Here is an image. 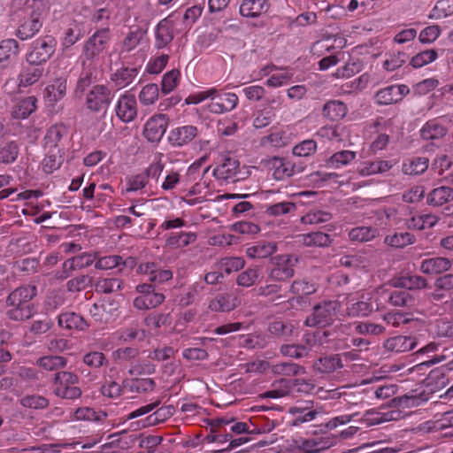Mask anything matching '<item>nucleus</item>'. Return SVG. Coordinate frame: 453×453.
<instances>
[{
  "label": "nucleus",
  "mask_w": 453,
  "mask_h": 453,
  "mask_svg": "<svg viewBox=\"0 0 453 453\" xmlns=\"http://www.w3.org/2000/svg\"><path fill=\"white\" fill-rule=\"evenodd\" d=\"M386 293L384 287H380L372 293L362 294L359 297H350L346 304V316L349 318H360L369 316L374 310L382 307V302L378 296Z\"/></svg>",
  "instance_id": "1"
},
{
  "label": "nucleus",
  "mask_w": 453,
  "mask_h": 453,
  "mask_svg": "<svg viewBox=\"0 0 453 453\" xmlns=\"http://www.w3.org/2000/svg\"><path fill=\"white\" fill-rule=\"evenodd\" d=\"M341 310V303L336 300L323 301L313 306L307 316L304 325L310 327H325L333 324Z\"/></svg>",
  "instance_id": "2"
},
{
  "label": "nucleus",
  "mask_w": 453,
  "mask_h": 453,
  "mask_svg": "<svg viewBox=\"0 0 453 453\" xmlns=\"http://www.w3.org/2000/svg\"><path fill=\"white\" fill-rule=\"evenodd\" d=\"M333 444L334 439L328 435L309 439L296 437L288 441V449L292 453H319Z\"/></svg>",
  "instance_id": "3"
},
{
  "label": "nucleus",
  "mask_w": 453,
  "mask_h": 453,
  "mask_svg": "<svg viewBox=\"0 0 453 453\" xmlns=\"http://www.w3.org/2000/svg\"><path fill=\"white\" fill-rule=\"evenodd\" d=\"M56 40L50 36H43L35 40L31 50L27 55V60L32 65H41L48 61L56 50Z\"/></svg>",
  "instance_id": "4"
},
{
  "label": "nucleus",
  "mask_w": 453,
  "mask_h": 453,
  "mask_svg": "<svg viewBox=\"0 0 453 453\" xmlns=\"http://www.w3.org/2000/svg\"><path fill=\"white\" fill-rule=\"evenodd\" d=\"M78 377L70 372H60L56 374L54 392L56 395L64 399H77L81 390L76 386Z\"/></svg>",
  "instance_id": "5"
},
{
  "label": "nucleus",
  "mask_w": 453,
  "mask_h": 453,
  "mask_svg": "<svg viewBox=\"0 0 453 453\" xmlns=\"http://www.w3.org/2000/svg\"><path fill=\"white\" fill-rule=\"evenodd\" d=\"M69 130L64 124H54L45 132L43 137V147L49 152L54 150L64 152L65 147L69 142Z\"/></svg>",
  "instance_id": "6"
},
{
  "label": "nucleus",
  "mask_w": 453,
  "mask_h": 453,
  "mask_svg": "<svg viewBox=\"0 0 453 453\" xmlns=\"http://www.w3.org/2000/svg\"><path fill=\"white\" fill-rule=\"evenodd\" d=\"M110 40L108 29H101L91 35L83 45L82 60L91 63L104 53Z\"/></svg>",
  "instance_id": "7"
},
{
  "label": "nucleus",
  "mask_w": 453,
  "mask_h": 453,
  "mask_svg": "<svg viewBox=\"0 0 453 453\" xmlns=\"http://www.w3.org/2000/svg\"><path fill=\"white\" fill-rule=\"evenodd\" d=\"M136 291L140 294L134 299V306L137 310H149L160 305L165 296L162 293L156 292L154 288L149 284H140L136 287Z\"/></svg>",
  "instance_id": "8"
},
{
  "label": "nucleus",
  "mask_w": 453,
  "mask_h": 453,
  "mask_svg": "<svg viewBox=\"0 0 453 453\" xmlns=\"http://www.w3.org/2000/svg\"><path fill=\"white\" fill-rule=\"evenodd\" d=\"M112 100L111 90L104 85L94 86L86 97L87 108L94 112H105Z\"/></svg>",
  "instance_id": "9"
},
{
  "label": "nucleus",
  "mask_w": 453,
  "mask_h": 453,
  "mask_svg": "<svg viewBox=\"0 0 453 453\" xmlns=\"http://www.w3.org/2000/svg\"><path fill=\"white\" fill-rule=\"evenodd\" d=\"M238 103L239 98L236 94L231 92L220 93L215 88L214 96H211L210 103L207 104V109L211 113L222 114L235 109Z\"/></svg>",
  "instance_id": "10"
},
{
  "label": "nucleus",
  "mask_w": 453,
  "mask_h": 453,
  "mask_svg": "<svg viewBox=\"0 0 453 453\" xmlns=\"http://www.w3.org/2000/svg\"><path fill=\"white\" fill-rule=\"evenodd\" d=\"M315 387L303 380H295L289 381L287 380H280L277 388L269 390L265 395L270 398H280L288 395L291 391L301 392L304 394L311 393Z\"/></svg>",
  "instance_id": "11"
},
{
  "label": "nucleus",
  "mask_w": 453,
  "mask_h": 453,
  "mask_svg": "<svg viewBox=\"0 0 453 453\" xmlns=\"http://www.w3.org/2000/svg\"><path fill=\"white\" fill-rule=\"evenodd\" d=\"M296 259L288 255L277 256L273 258V267L269 277L273 280H285L294 274V265Z\"/></svg>",
  "instance_id": "12"
},
{
  "label": "nucleus",
  "mask_w": 453,
  "mask_h": 453,
  "mask_svg": "<svg viewBox=\"0 0 453 453\" xmlns=\"http://www.w3.org/2000/svg\"><path fill=\"white\" fill-rule=\"evenodd\" d=\"M198 136V128L193 125H184L172 128L167 139L173 147L181 148L190 144Z\"/></svg>",
  "instance_id": "13"
},
{
  "label": "nucleus",
  "mask_w": 453,
  "mask_h": 453,
  "mask_svg": "<svg viewBox=\"0 0 453 453\" xmlns=\"http://www.w3.org/2000/svg\"><path fill=\"white\" fill-rule=\"evenodd\" d=\"M410 89L408 86L404 84L391 85L377 91L374 98L378 104L388 105L398 103L408 95Z\"/></svg>",
  "instance_id": "14"
},
{
  "label": "nucleus",
  "mask_w": 453,
  "mask_h": 453,
  "mask_svg": "<svg viewBox=\"0 0 453 453\" xmlns=\"http://www.w3.org/2000/svg\"><path fill=\"white\" fill-rule=\"evenodd\" d=\"M168 119L165 114L150 117L144 127V136L152 142H159L166 131Z\"/></svg>",
  "instance_id": "15"
},
{
  "label": "nucleus",
  "mask_w": 453,
  "mask_h": 453,
  "mask_svg": "<svg viewBox=\"0 0 453 453\" xmlns=\"http://www.w3.org/2000/svg\"><path fill=\"white\" fill-rule=\"evenodd\" d=\"M116 114L125 123L133 121L137 116L135 96L129 93L123 94L118 100Z\"/></svg>",
  "instance_id": "16"
},
{
  "label": "nucleus",
  "mask_w": 453,
  "mask_h": 453,
  "mask_svg": "<svg viewBox=\"0 0 453 453\" xmlns=\"http://www.w3.org/2000/svg\"><path fill=\"white\" fill-rule=\"evenodd\" d=\"M91 317L98 323L108 324L119 316L117 306L110 302L95 303L89 309Z\"/></svg>",
  "instance_id": "17"
},
{
  "label": "nucleus",
  "mask_w": 453,
  "mask_h": 453,
  "mask_svg": "<svg viewBox=\"0 0 453 453\" xmlns=\"http://www.w3.org/2000/svg\"><path fill=\"white\" fill-rule=\"evenodd\" d=\"M239 165L237 159L227 156L213 169V176L220 180L234 181L237 180Z\"/></svg>",
  "instance_id": "18"
},
{
  "label": "nucleus",
  "mask_w": 453,
  "mask_h": 453,
  "mask_svg": "<svg viewBox=\"0 0 453 453\" xmlns=\"http://www.w3.org/2000/svg\"><path fill=\"white\" fill-rule=\"evenodd\" d=\"M271 7L268 0H243L240 5V14L246 18H257L267 13Z\"/></svg>",
  "instance_id": "19"
},
{
  "label": "nucleus",
  "mask_w": 453,
  "mask_h": 453,
  "mask_svg": "<svg viewBox=\"0 0 453 453\" xmlns=\"http://www.w3.org/2000/svg\"><path fill=\"white\" fill-rule=\"evenodd\" d=\"M265 75H270L266 85L272 88H279L287 85L293 77V72L289 69H278L275 66H269L263 69Z\"/></svg>",
  "instance_id": "20"
},
{
  "label": "nucleus",
  "mask_w": 453,
  "mask_h": 453,
  "mask_svg": "<svg viewBox=\"0 0 453 453\" xmlns=\"http://www.w3.org/2000/svg\"><path fill=\"white\" fill-rule=\"evenodd\" d=\"M42 26V22L40 14L33 13L21 23L17 30L16 35L23 41L30 39L40 31Z\"/></svg>",
  "instance_id": "21"
},
{
  "label": "nucleus",
  "mask_w": 453,
  "mask_h": 453,
  "mask_svg": "<svg viewBox=\"0 0 453 453\" xmlns=\"http://www.w3.org/2000/svg\"><path fill=\"white\" fill-rule=\"evenodd\" d=\"M417 345V341L414 337L398 335L388 339L384 342V348L392 352L402 353L413 349Z\"/></svg>",
  "instance_id": "22"
},
{
  "label": "nucleus",
  "mask_w": 453,
  "mask_h": 453,
  "mask_svg": "<svg viewBox=\"0 0 453 453\" xmlns=\"http://www.w3.org/2000/svg\"><path fill=\"white\" fill-rule=\"evenodd\" d=\"M451 265L452 261L446 257L426 258L421 262L420 271L426 274H437L448 271Z\"/></svg>",
  "instance_id": "23"
},
{
  "label": "nucleus",
  "mask_w": 453,
  "mask_h": 453,
  "mask_svg": "<svg viewBox=\"0 0 453 453\" xmlns=\"http://www.w3.org/2000/svg\"><path fill=\"white\" fill-rule=\"evenodd\" d=\"M107 414L102 411H95L88 407L78 408L74 411H71L68 417L69 421H96L101 422L104 420Z\"/></svg>",
  "instance_id": "24"
},
{
  "label": "nucleus",
  "mask_w": 453,
  "mask_h": 453,
  "mask_svg": "<svg viewBox=\"0 0 453 453\" xmlns=\"http://www.w3.org/2000/svg\"><path fill=\"white\" fill-rule=\"evenodd\" d=\"M173 38V21L172 17L159 22L156 31L157 46L165 47Z\"/></svg>",
  "instance_id": "25"
},
{
  "label": "nucleus",
  "mask_w": 453,
  "mask_h": 453,
  "mask_svg": "<svg viewBox=\"0 0 453 453\" xmlns=\"http://www.w3.org/2000/svg\"><path fill=\"white\" fill-rule=\"evenodd\" d=\"M36 289L34 286H25L12 292L7 302L10 305H30L29 301L35 296Z\"/></svg>",
  "instance_id": "26"
},
{
  "label": "nucleus",
  "mask_w": 453,
  "mask_h": 453,
  "mask_svg": "<svg viewBox=\"0 0 453 453\" xmlns=\"http://www.w3.org/2000/svg\"><path fill=\"white\" fill-rule=\"evenodd\" d=\"M58 326L65 329L85 330L88 327L87 322L81 316L75 312L66 311L58 316Z\"/></svg>",
  "instance_id": "27"
},
{
  "label": "nucleus",
  "mask_w": 453,
  "mask_h": 453,
  "mask_svg": "<svg viewBox=\"0 0 453 453\" xmlns=\"http://www.w3.org/2000/svg\"><path fill=\"white\" fill-rule=\"evenodd\" d=\"M429 395L425 392L415 393L411 392L400 397L394 398L392 403L395 406L403 408H411L414 406H419L424 403L427 402Z\"/></svg>",
  "instance_id": "28"
},
{
  "label": "nucleus",
  "mask_w": 453,
  "mask_h": 453,
  "mask_svg": "<svg viewBox=\"0 0 453 453\" xmlns=\"http://www.w3.org/2000/svg\"><path fill=\"white\" fill-rule=\"evenodd\" d=\"M237 306V299L231 295H219L210 301L208 309L213 312H226Z\"/></svg>",
  "instance_id": "29"
},
{
  "label": "nucleus",
  "mask_w": 453,
  "mask_h": 453,
  "mask_svg": "<svg viewBox=\"0 0 453 453\" xmlns=\"http://www.w3.org/2000/svg\"><path fill=\"white\" fill-rule=\"evenodd\" d=\"M453 200V188L439 187L434 188L427 196V203L431 206H441Z\"/></svg>",
  "instance_id": "30"
},
{
  "label": "nucleus",
  "mask_w": 453,
  "mask_h": 453,
  "mask_svg": "<svg viewBox=\"0 0 453 453\" xmlns=\"http://www.w3.org/2000/svg\"><path fill=\"white\" fill-rule=\"evenodd\" d=\"M96 259V255L91 253H83L79 256L73 257L70 259H67L63 264L64 270L65 272L67 273L66 275H65V277H67L69 273H71L73 270L89 266L90 265L93 264V262Z\"/></svg>",
  "instance_id": "31"
},
{
  "label": "nucleus",
  "mask_w": 453,
  "mask_h": 453,
  "mask_svg": "<svg viewBox=\"0 0 453 453\" xmlns=\"http://www.w3.org/2000/svg\"><path fill=\"white\" fill-rule=\"evenodd\" d=\"M447 133L446 128L439 119L427 121L420 130L421 137L425 140H436L442 138Z\"/></svg>",
  "instance_id": "32"
},
{
  "label": "nucleus",
  "mask_w": 453,
  "mask_h": 453,
  "mask_svg": "<svg viewBox=\"0 0 453 453\" xmlns=\"http://www.w3.org/2000/svg\"><path fill=\"white\" fill-rule=\"evenodd\" d=\"M272 175L277 180H282L294 173L293 165L280 157H274L272 162Z\"/></svg>",
  "instance_id": "33"
},
{
  "label": "nucleus",
  "mask_w": 453,
  "mask_h": 453,
  "mask_svg": "<svg viewBox=\"0 0 453 453\" xmlns=\"http://www.w3.org/2000/svg\"><path fill=\"white\" fill-rule=\"evenodd\" d=\"M429 165V160L425 157H418L406 159L402 165V171L405 174L418 175L425 173Z\"/></svg>",
  "instance_id": "34"
},
{
  "label": "nucleus",
  "mask_w": 453,
  "mask_h": 453,
  "mask_svg": "<svg viewBox=\"0 0 453 453\" xmlns=\"http://www.w3.org/2000/svg\"><path fill=\"white\" fill-rule=\"evenodd\" d=\"M357 153L352 150H341L333 154L327 160L326 165L330 168L340 169L349 165L356 159Z\"/></svg>",
  "instance_id": "35"
},
{
  "label": "nucleus",
  "mask_w": 453,
  "mask_h": 453,
  "mask_svg": "<svg viewBox=\"0 0 453 453\" xmlns=\"http://www.w3.org/2000/svg\"><path fill=\"white\" fill-rule=\"evenodd\" d=\"M276 251V245L273 242H257L247 248L246 255L250 258H265Z\"/></svg>",
  "instance_id": "36"
},
{
  "label": "nucleus",
  "mask_w": 453,
  "mask_h": 453,
  "mask_svg": "<svg viewBox=\"0 0 453 453\" xmlns=\"http://www.w3.org/2000/svg\"><path fill=\"white\" fill-rule=\"evenodd\" d=\"M36 109V98L27 96L19 101L14 106L12 115L17 119H26Z\"/></svg>",
  "instance_id": "37"
},
{
  "label": "nucleus",
  "mask_w": 453,
  "mask_h": 453,
  "mask_svg": "<svg viewBox=\"0 0 453 453\" xmlns=\"http://www.w3.org/2000/svg\"><path fill=\"white\" fill-rule=\"evenodd\" d=\"M347 106L341 101L327 102L323 107V114L331 120H338L347 114Z\"/></svg>",
  "instance_id": "38"
},
{
  "label": "nucleus",
  "mask_w": 453,
  "mask_h": 453,
  "mask_svg": "<svg viewBox=\"0 0 453 453\" xmlns=\"http://www.w3.org/2000/svg\"><path fill=\"white\" fill-rule=\"evenodd\" d=\"M314 368L322 373H329L342 368L343 365L339 356L325 357L314 363Z\"/></svg>",
  "instance_id": "39"
},
{
  "label": "nucleus",
  "mask_w": 453,
  "mask_h": 453,
  "mask_svg": "<svg viewBox=\"0 0 453 453\" xmlns=\"http://www.w3.org/2000/svg\"><path fill=\"white\" fill-rule=\"evenodd\" d=\"M155 381L150 378L134 379L124 383V389L129 392L145 393L153 391Z\"/></svg>",
  "instance_id": "40"
},
{
  "label": "nucleus",
  "mask_w": 453,
  "mask_h": 453,
  "mask_svg": "<svg viewBox=\"0 0 453 453\" xmlns=\"http://www.w3.org/2000/svg\"><path fill=\"white\" fill-rule=\"evenodd\" d=\"M297 242L306 246H327L330 242V236L321 232H314L297 236Z\"/></svg>",
  "instance_id": "41"
},
{
  "label": "nucleus",
  "mask_w": 453,
  "mask_h": 453,
  "mask_svg": "<svg viewBox=\"0 0 453 453\" xmlns=\"http://www.w3.org/2000/svg\"><path fill=\"white\" fill-rule=\"evenodd\" d=\"M438 221V218L433 214L413 216L407 221V226L412 229L423 230L433 227Z\"/></svg>",
  "instance_id": "42"
},
{
  "label": "nucleus",
  "mask_w": 453,
  "mask_h": 453,
  "mask_svg": "<svg viewBox=\"0 0 453 453\" xmlns=\"http://www.w3.org/2000/svg\"><path fill=\"white\" fill-rule=\"evenodd\" d=\"M19 43L14 39L4 40L0 42V64L5 65L12 57L19 54Z\"/></svg>",
  "instance_id": "43"
},
{
  "label": "nucleus",
  "mask_w": 453,
  "mask_h": 453,
  "mask_svg": "<svg viewBox=\"0 0 453 453\" xmlns=\"http://www.w3.org/2000/svg\"><path fill=\"white\" fill-rule=\"evenodd\" d=\"M380 301L381 299H388L389 303L394 306H406L412 301L408 291L406 290H395L388 294L386 289V293L382 296H378Z\"/></svg>",
  "instance_id": "44"
},
{
  "label": "nucleus",
  "mask_w": 453,
  "mask_h": 453,
  "mask_svg": "<svg viewBox=\"0 0 453 453\" xmlns=\"http://www.w3.org/2000/svg\"><path fill=\"white\" fill-rule=\"evenodd\" d=\"M42 71L36 67H26L19 75V87L27 88L37 82L42 77Z\"/></svg>",
  "instance_id": "45"
},
{
  "label": "nucleus",
  "mask_w": 453,
  "mask_h": 453,
  "mask_svg": "<svg viewBox=\"0 0 453 453\" xmlns=\"http://www.w3.org/2000/svg\"><path fill=\"white\" fill-rule=\"evenodd\" d=\"M65 81L61 79L55 80L52 84L46 88V97L50 103H55L64 97L65 95Z\"/></svg>",
  "instance_id": "46"
},
{
  "label": "nucleus",
  "mask_w": 453,
  "mask_h": 453,
  "mask_svg": "<svg viewBox=\"0 0 453 453\" xmlns=\"http://www.w3.org/2000/svg\"><path fill=\"white\" fill-rule=\"evenodd\" d=\"M145 337V333L143 331H140L135 326H130L123 330H119L115 332L111 338L112 342H129L135 339L142 340Z\"/></svg>",
  "instance_id": "47"
},
{
  "label": "nucleus",
  "mask_w": 453,
  "mask_h": 453,
  "mask_svg": "<svg viewBox=\"0 0 453 453\" xmlns=\"http://www.w3.org/2000/svg\"><path fill=\"white\" fill-rule=\"evenodd\" d=\"M378 234L376 228L371 226H358L352 228L349 233L351 241L369 242Z\"/></svg>",
  "instance_id": "48"
},
{
  "label": "nucleus",
  "mask_w": 453,
  "mask_h": 453,
  "mask_svg": "<svg viewBox=\"0 0 453 453\" xmlns=\"http://www.w3.org/2000/svg\"><path fill=\"white\" fill-rule=\"evenodd\" d=\"M385 242L391 247L403 248L414 243L415 238L412 234L406 232L395 233L394 234L386 236Z\"/></svg>",
  "instance_id": "49"
},
{
  "label": "nucleus",
  "mask_w": 453,
  "mask_h": 453,
  "mask_svg": "<svg viewBox=\"0 0 453 453\" xmlns=\"http://www.w3.org/2000/svg\"><path fill=\"white\" fill-rule=\"evenodd\" d=\"M137 75L136 68H121L113 76V81L119 88L129 85Z\"/></svg>",
  "instance_id": "50"
},
{
  "label": "nucleus",
  "mask_w": 453,
  "mask_h": 453,
  "mask_svg": "<svg viewBox=\"0 0 453 453\" xmlns=\"http://www.w3.org/2000/svg\"><path fill=\"white\" fill-rule=\"evenodd\" d=\"M453 13V0H439L429 13L430 19H440Z\"/></svg>",
  "instance_id": "51"
},
{
  "label": "nucleus",
  "mask_w": 453,
  "mask_h": 453,
  "mask_svg": "<svg viewBox=\"0 0 453 453\" xmlns=\"http://www.w3.org/2000/svg\"><path fill=\"white\" fill-rule=\"evenodd\" d=\"M406 62V54L403 52H392L386 55V58L383 61V69L388 72H393Z\"/></svg>",
  "instance_id": "52"
},
{
  "label": "nucleus",
  "mask_w": 453,
  "mask_h": 453,
  "mask_svg": "<svg viewBox=\"0 0 453 453\" xmlns=\"http://www.w3.org/2000/svg\"><path fill=\"white\" fill-rule=\"evenodd\" d=\"M438 54L434 50H426L415 55L410 61V64L414 68L423 67L430 63L435 61Z\"/></svg>",
  "instance_id": "53"
},
{
  "label": "nucleus",
  "mask_w": 453,
  "mask_h": 453,
  "mask_svg": "<svg viewBox=\"0 0 453 453\" xmlns=\"http://www.w3.org/2000/svg\"><path fill=\"white\" fill-rule=\"evenodd\" d=\"M64 156V152H59L54 150L53 152H49L46 157L42 160V169L45 173H50L53 171L58 169L62 164V158Z\"/></svg>",
  "instance_id": "54"
},
{
  "label": "nucleus",
  "mask_w": 453,
  "mask_h": 453,
  "mask_svg": "<svg viewBox=\"0 0 453 453\" xmlns=\"http://www.w3.org/2000/svg\"><path fill=\"white\" fill-rule=\"evenodd\" d=\"M159 90L157 84L150 83L144 86L140 94V102L144 105L153 104L158 99Z\"/></svg>",
  "instance_id": "55"
},
{
  "label": "nucleus",
  "mask_w": 453,
  "mask_h": 453,
  "mask_svg": "<svg viewBox=\"0 0 453 453\" xmlns=\"http://www.w3.org/2000/svg\"><path fill=\"white\" fill-rule=\"evenodd\" d=\"M180 77L179 70H171L164 74L162 79V92L165 95L171 93L178 85Z\"/></svg>",
  "instance_id": "56"
},
{
  "label": "nucleus",
  "mask_w": 453,
  "mask_h": 453,
  "mask_svg": "<svg viewBox=\"0 0 453 453\" xmlns=\"http://www.w3.org/2000/svg\"><path fill=\"white\" fill-rule=\"evenodd\" d=\"M196 240V234L194 233H180L169 236L166 244L173 247H185Z\"/></svg>",
  "instance_id": "57"
},
{
  "label": "nucleus",
  "mask_w": 453,
  "mask_h": 453,
  "mask_svg": "<svg viewBox=\"0 0 453 453\" xmlns=\"http://www.w3.org/2000/svg\"><path fill=\"white\" fill-rule=\"evenodd\" d=\"M122 282L116 278L99 279L95 285L96 291L100 293H111L121 288Z\"/></svg>",
  "instance_id": "58"
},
{
  "label": "nucleus",
  "mask_w": 453,
  "mask_h": 453,
  "mask_svg": "<svg viewBox=\"0 0 453 453\" xmlns=\"http://www.w3.org/2000/svg\"><path fill=\"white\" fill-rule=\"evenodd\" d=\"M18 154V144L14 142H8L0 148V162L11 164L16 160Z\"/></svg>",
  "instance_id": "59"
},
{
  "label": "nucleus",
  "mask_w": 453,
  "mask_h": 453,
  "mask_svg": "<svg viewBox=\"0 0 453 453\" xmlns=\"http://www.w3.org/2000/svg\"><path fill=\"white\" fill-rule=\"evenodd\" d=\"M143 36L144 34L141 30L130 32L122 42L120 53L133 50L142 42Z\"/></svg>",
  "instance_id": "60"
},
{
  "label": "nucleus",
  "mask_w": 453,
  "mask_h": 453,
  "mask_svg": "<svg viewBox=\"0 0 453 453\" xmlns=\"http://www.w3.org/2000/svg\"><path fill=\"white\" fill-rule=\"evenodd\" d=\"M338 177L336 173L316 171L308 175V180L317 187H323L326 182L335 180Z\"/></svg>",
  "instance_id": "61"
},
{
  "label": "nucleus",
  "mask_w": 453,
  "mask_h": 453,
  "mask_svg": "<svg viewBox=\"0 0 453 453\" xmlns=\"http://www.w3.org/2000/svg\"><path fill=\"white\" fill-rule=\"evenodd\" d=\"M259 276L258 268H249L238 275L236 281L239 286L249 288L255 284Z\"/></svg>",
  "instance_id": "62"
},
{
  "label": "nucleus",
  "mask_w": 453,
  "mask_h": 453,
  "mask_svg": "<svg viewBox=\"0 0 453 453\" xmlns=\"http://www.w3.org/2000/svg\"><path fill=\"white\" fill-rule=\"evenodd\" d=\"M289 142L288 136L286 132L282 130L273 131L267 136L263 138V143L270 144L273 147H283Z\"/></svg>",
  "instance_id": "63"
},
{
  "label": "nucleus",
  "mask_w": 453,
  "mask_h": 453,
  "mask_svg": "<svg viewBox=\"0 0 453 453\" xmlns=\"http://www.w3.org/2000/svg\"><path fill=\"white\" fill-rule=\"evenodd\" d=\"M155 371L154 365L149 360H138L133 363L129 368V373L133 376L151 374Z\"/></svg>",
  "instance_id": "64"
}]
</instances>
